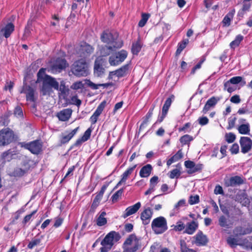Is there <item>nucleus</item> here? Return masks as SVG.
<instances>
[{"mask_svg":"<svg viewBox=\"0 0 252 252\" xmlns=\"http://www.w3.org/2000/svg\"><path fill=\"white\" fill-rule=\"evenodd\" d=\"M52 89L59 90V83L56 79L49 75L46 74L43 79L41 92L43 95L50 94L52 92Z\"/></svg>","mask_w":252,"mask_h":252,"instance_id":"obj_1","label":"nucleus"},{"mask_svg":"<svg viewBox=\"0 0 252 252\" xmlns=\"http://www.w3.org/2000/svg\"><path fill=\"white\" fill-rule=\"evenodd\" d=\"M141 247L140 238H138L135 234H132L126 238L123 244V252H136Z\"/></svg>","mask_w":252,"mask_h":252,"instance_id":"obj_2","label":"nucleus"},{"mask_svg":"<svg viewBox=\"0 0 252 252\" xmlns=\"http://www.w3.org/2000/svg\"><path fill=\"white\" fill-rule=\"evenodd\" d=\"M118 34L116 32H112L108 30L103 32L100 36L101 40L107 44H112L114 48H120L123 45L121 40H118Z\"/></svg>","mask_w":252,"mask_h":252,"instance_id":"obj_3","label":"nucleus"},{"mask_svg":"<svg viewBox=\"0 0 252 252\" xmlns=\"http://www.w3.org/2000/svg\"><path fill=\"white\" fill-rule=\"evenodd\" d=\"M72 73L77 77L86 76L89 74L88 64L83 59L75 61L71 66Z\"/></svg>","mask_w":252,"mask_h":252,"instance_id":"obj_4","label":"nucleus"},{"mask_svg":"<svg viewBox=\"0 0 252 252\" xmlns=\"http://www.w3.org/2000/svg\"><path fill=\"white\" fill-rule=\"evenodd\" d=\"M68 64L66 61L62 58H58L51 62L48 66V71L52 73H58L64 70Z\"/></svg>","mask_w":252,"mask_h":252,"instance_id":"obj_5","label":"nucleus"},{"mask_svg":"<svg viewBox=\"0 0 252 252\" xmlns=\"http://www.w3.org/2000/svg\"><path fill=\"white\" fill-rule=\"evenodd\" d=\"M151 227L157 234L163 233L168 229L167 221L163 217H159L153 220Z\"/></svg>","mask_w":252,"mask_h":252,"instance_id":"obj_6","label":"nucleus"},{"mask_svg":"<svg viewBox=\"0 0 252 252\" xmlns=\"http://www.w3.org/2000/svg\"><path fill=\"white\" fill-rule=\"evenodd\" d=\"M14 132L9 128H5L0 131V146L9 144L14 140Z\"/></svg>","mask_w":252,"mask_h":252,"instance_id":"obj_7","label":"nucleus"},{"mask_svg":"<svg viewBox=\"0 0 252 252\" xmlns=\"http://www.w3.org/2000/svg\"><path fill=\"white\" fill-rule=\"evenodd\" d=\"M23 147L29 150L32 153L38 155L42 151V142L40 140H36L29 143H23Z\"/></svg>","mask_w":252,"mask_h":252,"instance_id":"obj_8","label":"nucleus"},{"mask_svg":"<svg viewBox=\"0 0 252 252\" xmlns=\"http://www.w3.org/2000/svg\"><path fill=\"white\" fill-rule=\"evenodd\" d=\"M127 53L125 50H121L112 55L109 58V63L111 65H117L122 63L127 57Z\"/></svg>","mask_w":252,"mask_h":252,"instance_id":"obj_9","label":"nucleus"},{"mask_svg":"<svg viewBox=\"0 0 252 252\" xmlns=\"http://www.w3.org/2000/svg\"><path fill=\"white\" fill-rule=\"evenodd\" d=\"M20 93L26 94V99L31 102H35L36 98L34 97L35 90L33 88L27 84H24Z\"/></svg>","mask_w":252,"mask_h":252,"instance_id":"obj_10","label":"nucleus"},{"mask_svg":"<svg viewBox=\"0 0 252 252\" xmlns=\"http://www.w3.org/2000/svg\"><path fill=\"white\" fill-rule=\"evenodd\" d=\"M241 152L246 154L250 151L252 146V140L248 137H241L240 140Z\"/></svg>","mask_w":252,"mask_h":252,"instance_id":"obj_11","label":"nucleus"},{"mask_svg":"<svg viewBox=\"0 0 252 252\" xmlns=\"http://www.w3.org/2000/svg\"><path fill=\"white\" fill-rule=\"evenodd\" d=\"M94 51V48L91 45L85 43L81 45L79 49L78 54L79 56L83 58H85Z\"/></svg>","mask_w":252,"mask_h":252,"instance_id":"obj_12","label":"nucleus"},{"mask_svg":"<svg viewBox=\"0 0 252 252\" xmlns=\"http://www.w3.org/2000/svg\"><path fill=\"white\" fill-rule=\"evenodd\" d=\"M244 183V180L243 178L239 176L231 177L227 180L225 181L226 187H235L239 186Z\"/></svg>","mask_w":252,"mask_h":252,"instance_id":"obj_13","label":"nucleus"},{"mask_svg":"<svg viewBox=\"0 0 252 252\" xmlns=\"http://www.w3.org/2000/svg\"><path fill=\"white\" fill-rule=\"evenodd\" d=\"M193 238L195 239L194 243L197 246H205L208 242L207 236L201 231H199Z\"/></svg>","mask_w":252,"mask_h":252,"instance_id":"obj_14","label":"nucleus"},{"mask_svg":"<svg viewBox=\"0 0 252 252\" xmlns=\"http://www.w3.org/2000/svg\"><path fill=\"white\" fill-rule=\"evenodd\" d=\"M106 101L105 100L103 101L97 107L96 110L94 113L93 115L90 118V121L93 124L96 123L98 117L101 114L104 108L106 106Z\"/></svg>","mask_w":252,"mask_h":252,"instance_id":"obj_15","label":"nucleus"},{"mask_svg":"<svg viewBox=\"0 0 252 252\" xmlns=\"http://www.w3.org/2000/svg\"><path fill=\"white\" fill-rule=\"evenodd\" d=\"M220 99V98L218 97L213 96L211 97L205 104L202 112L206 114L212 107H214Z\"/></svg>","mask_w":252,"mask_h":252,"instance_id":"obj_16","label":"nucleus"},{"mask_svg":"<svg viewBox=\"0 0 252 252\" xmlns=\"http://www.w3.org/2000/svg\"><path fill=\"white\" fill-rule=\"evenodd\" d=\"M79 127H77L70 132L66 131L64 133H63L60 140L61 143L62 144H64L68 142L76 134L79 129Z\"/></svg>","mask_w":252,"mask_h":252,"instance_id":"obj_17","label":"nucleus"},{"mask_svg":"<svg viewBox=\"0 0 252 252\" xmlns=\"http://www.w3.org/2000/svg\"><path fill=\"white\" fill-rule=\"evenodd\" d=\"M153 215V211L150 208L145 209L141 214V219L144 225L148 224Z\"/></svg>","mask_w":252,"mask_h":252,"instance_id":"obj_18","label":"nucleus"},{"mask_svg":"<svg viewBox=\"0 0 252 252\" xmlns=\"http://www.w3.org/2000/svg\"><path fill=\"white\" fill-rule=\"evenodd\" d=\"M72 111L71 109H63L57 114V117L61 121H66L71 117Z\"/></svg>","mask_w":252,"mask_h":252,"instance_id":"obj_19","label":"nucleus"},{"mask_svg":"<svg viewBox=\"0 0 252 252\" xmlns=\"http://www.w3.org/2000/svg\"><path fill=\"white\" fill-rule=\"evenodd\" d=\"M198 227V223L197 221L193 220L190 222H188L186 225V227L184 231V233L192 235L194 233Z\"/></svg>","mask_w":252,"mask_h":252,"instance_id":"obj_20","label":"nucleus"},{"mask_svg":"<svg viewBox=\"0 0 252 252\" xmlns=\"http://www.w3.org/2000/svg\"><path fill=\"white\" fill-rule=\"evenodd\" d=\"M141 207V203L140 202L136 203L133 206H131L127 208L125 211V213L124 214L123 217L126 218L130 215L135 214L139 209Z\"/></svg>","mask_w":252,"mask_h":252,"instance_id":"obj_21","label":"nucleus"},{"mask_svg":"<svg viewBox=\"0 0 252 252\" xmlns=\"http://www.w3.org/2000/svg\"><path fill=\"white\" fill-rule=\"evenodd\" d=\"M14 30V25L11 23H8L1 30L0 32V34L4 36L5 38H7L10 36Z\"/></svg>","mask_w":252,"mask_h":252,"instance_id":"obj_22","label":"nucleus"},{"mask_svg":"<svg viewBox=\"0 0 252 252\" xmlns=\"http://www.w3.org/2000/svg\"><path fill=\"white\" fill-rule=\"evenodd\" d=\"M104 72V68L103 67L102 65L100 63V61L96 59L94 62V73L97 76L99 77L102 75Z\"/></svg>","mask_w":252,"mask_h":252,"instance_id":"obj_23","label":"nucleus"},{"mask_svg":"<svg viewBox=\"0 0 252 252\" xmlns=\"http://www.w3.org/2000/svg\"><path fill=\"white\" fill-rule=\"evenodd\" d=\"M152 170V165L147 164L141 168L139 175L142 178H146L150 176Z\"/></svg>","mask_w":252,"mask_h":252,"instance_id":"obj_24","label":"nucleus"},{"mask_svg":"<svg viewBox=\"0 0 252 252\" xmlns=\"http://www.w3.org/2000/svg\"><path fill=\"white\" fill-rule=\"evenodd\" d=\"M155 107V104H153L152 107L149 109L146 115L143 118V122L140 126V129L144 128L148 124L149 120L153 115V112Z\"/></svg>","mask_w":252,"mask_h":252,"instance_id":"obj_25","label":"nucleus"},{"mask_svg":"<svg viewBox=\"0 0 252 252\" xmlns=\"http://www.w3.org/2000/svg\"><path fill=\"white\" fill-rule=\"evenodd\" d=\"M128 69V64L123 65L119 69L110 72L112 75H115L119 77L124 76Z\"/></svg>","mask_w":252,"mask_h":252,"instance_id":"obj_26","label":"nucleus"},{"mask_svg":"<svg viewBox=\"0 0 252 252\" xmlns=\"http://www.w3.org/2000/svg\"><path fill=\"white\" fill-rule=\"evenodd\" d=\"M183 154L181 150H179L177 153L173 156L167 161V165L169 166L173 162L177 161L182 158Z\"/></svg>","mask_w":252,"mask_h":252,"instance_id":"obj_27","label":"nucleus"},{"mask_svg":"<svg viewBox=\"0 0 252 252\" xmlns=\"http://www.w3.org/2000/svg\"><path fill=\"white\" fill-rule=\"evenodd\" d=\"M113 47V45L112 46H108L107 45H105L102 46L100 49V54L102 57H106L109 55L111 52L115 49Z\"/></svg>","mask_w":252,"mask_h":252,"instance_id":"obj_28","label":"nucleus"},{"mask_svg":"<svg viewBox=\"0 0 252 252\" xmlns=\"http://www.w3.org/2000/svg\"><path fill=\"white\" fill-rule=\"evenodd\" d=\"M235 231L237 235H239L250 234L252 232V227L249 226L245 229H244L242 227H237L235 229Z\"/></svg>","mask_w":252,"mask_h":252,"instance_id":"obj_29","label":"nucleus"},{"mask_svg":"<svg viewBox=\"0 0 252 252\" xmlns=\"http://www.w3.org/2000/svg\"><path fill=\"white\" fill-rule=\"evenodd\" d=\"M110 232L108 233L104 239L101 242V245H109L111 247L113 245V240Z\"/></svg>","mask_w":252,"mask_h":252,"instance_id":"obj_30","label":"nucleus"},{"mask_svg":"<svg viewBox=\"0 0 252 252\" xmlns=\"http://www.w3.org/2000/svg\"><path fill=\"white\" fill-rule=\"evenodd\" d=\"M174 97H175L174 95H171L166 100L162 109V111H164V113H167L168 109L172 103V102L174 99Z\"/></svg>","mask_w":252,"mask_h":252,"instance_id":"obj_31","label":"nucleus"},{"mask_svg":"<svg viewBox=\"0 0 252 252\" xmlns=\"http://www.w3.org/2000/svg\"><path fill=\"white\" fill-rule=\"evenodd\" d=\"M243 39V36L242 35H238L236 37L235 40L232 41L230 43V48L234 49L236 47H238L239 45L240 42L242 41Z\"/></svg>","mask_w":252,"mask_h":252,"instance_id":"obj_32","label":"nucleus"},{"mask_svg":"<svg viewBox=\"0 0 252 252\" xmlns=\"http://www.w3.org/2000/svg\"><path fill=\"white\" fill-rule=\"evenodd\" d=\"M238 131L242 134H249L250 131L249 125L247 124L240 125L238 127Z\"/></svg>","mask_w":252,"mask_h":252,"instance_id":"obj_33","label":"nucleus"},{"mask_svg":"<svg viewBox=\"0 0 252 252\" xmlns=\"http://www.w3.org/2000/svg\"><path fill=\"white\" fill-rule=\"evenodd\" d=\"M180 244L181 252H196L194 250L189 249L187 247L185 240H181Z\"/></svg>","mask_w":252,"mask_h":252,"instance_id":"obj_34","label":"nucleus"},{"mask_svg":"<svg viewBox=\"0 0 252 252\" xmlns=\"http://www.w3.org/2000/svg\"><path fill=\"white\" fill-rule=\"evenodd\" d=\"M189 43V39H186L183 40L181 42L178 44V48L176 50V54H180L181 52L186 48L187 45Z\"/></svg>","mask_w":252,"mask_h":252,"instance_id":"obj_35","label":"nucleus"},{"mask_svg":"<svg viewBox=\"0 0 252 252\" xmlns=\"http://www.w3.org/2000/svg\"><path fill=\"white\" fill-rule=\"evenodd\" d=\"M136 165L127 169L122 175V181H126L128 177L131 174L134 169L136 168Z\"/></svg>","mask_w":252,"mask_h":252,"instance_id":"obj_36","label":"nucleus"},{"mask_svg":"<svg viewBox=\"0 0 252 252\" xmlns=\"http://www.w3.org/2000/svg\"><path fill=\"white\" fill-rule=\"evenodd\" d=\"M193 139L192 136L186 134L182 136L180 138V141L183 145L188 144L190 141H192Z\"/></svg>","mask_w":252,"mask_h":252,"instance_id":"obj_37","label":"nucleus"},{"mask_svg":"<svg viewBox=\"0 0 252 252\" xmlns=\"http://www.w3.org/2000/svg\"><path fill=\"white\" fill-rule=\"evenodd\" d=\"M62 94L66 95L68 94L69 89L65 85V82L62 81L60 83V86L59 85L58 90Z\"/></svg>","mask_w":252,"mask_h":252,"instance_id":"obj_38","label":"nucleus"},{"mask_svg":"<svg viewBox=\"0 0 252 252\" xmlns=\"http://www.w3.org/2000/svg\"><path fill=\"white\" fill-rule=\"evenodd\" d=\"M43 236H41V238H34L28 245V248L30 249H32L35 246L38 245L41 241V239Z\"/></svg>","mask_w":252,"mask_h":252,"instance_id":"obj_39","label":"nucleus"},{"mask_svg":"<svg viewBox=\"0 0 252 252\" xmlns=\"http://www.w3.org/2000/svg\"><path fill=\"white\" fill-rule=\"evenodd\" d=\"M229 80V82L234 85H236L241 82L243 83V85H245L246 84V82L245 81H243V78L241 76L233 77Z\"/></svg>","mask_w":252,"mask_h":252,"instance_id":"obj_40","label":"nucleus"},{"mask_svg":"<svg viewBox=\"0 0 252 252\" xmlns=\"http://www.w3.org/2000/svg\"><path fill=\"white\" fill-rule=\"evenodd\" d=\"M219 224L222 227L229 228L227 220L224 216H220L219 219Z\"/></svg>","mask_w":252,"mask_h":252,"instance_id":"obj_41","label":"nucleus"},{"mask_svg":"<svg viewBox=\"0 0 252 252\" xmlns=\"http://www.w3.org/2000/svg\"><path fill=\"white\" fill-rule=\"evenodd\" d=\"M102 198V196L98 194H97L94 199V201L91 206V208L92 209H95L99 204L100 201L101 200Z\"/></svg>","mask_w":252,"mask_h":252,"instance_id":"obj_42","label":"nucleus"},{"mask_svg":"<svg viewBox=\"0 0 252 252\" xmlns=\"http://www.w3.org/2000/svg\"><path fill=\"white\" fill-rule=\"evenodd\" d=\"M150 17V14L146 13H143L142 15V19L140 20L138 25L140 27H143L146 24Z\"/></svg>","mask_w":252,"mask_h":252,"instance_id":"obj_43","label":"nucleus"},{"mask_svg":"<svg viewBox=\"0 0 252 252\" xmlns=\"http://www.w3.org/2000/svg\"><path fill=\"white\" fill-rule=\"evenodd\" d=\"M124 191V189L122 188L116 191L112 196L111 199L113 202H117L119 198L122 196Z\"/></svg>","mask_w":252,"mask_h":252,"instance_id":"obj_44","label":"nucleus"},{"mask_svg":"<svg viewBox=\"0 0 252 252\" xmlns=\"http://www.w3.org/2000/svg\"><path fill=\"white\" fill-rule=\"evenodd\" d=\"M173 230L176 231H181L185 228V225L181 221H178L176 225H173Z\"/></svg>","mask_w":252,"mask_h":252,"instance_id":"obj_45","label":"nucleus"},{"mask_svg":"<svg viewBox=\"0 0 252 252\" xmlns=\"http://www.w3.org/2000/svg\"><path fill=\"white\" fill-rule=\"evenodd\" d=\"M141 48V46L140 43L138 42H136V43L132 44L131 51L133 54L136 55L139 52Z\"/></svg>","mask_w":252,"mask_h":252,"instance_id":"obj_46","label":"nucleus"},{"mask_svg":"<svg viewBox=\"0 0 252 252\" xmlns=\"http://www.w3.org/2000/svg\"><path fill=\"white\" fill-rule=\"evenodd\" d=\"M186 204V200L185 199H181L176 203L173 209L174 213H177L179 212V209L181 207L184 206Z\"/></svg>","mask_w":252,"mask_h":252,"instance_id":"obj_47","label":"nucleus"},{"mask_svg":"<svg viewBox=\"0 0 252 252\" xmlns=\"http://www.w3.org/2000/svg\"><path fill=\"white\" fill-rule=\"evenodd\" d=\"M203 165L201 164H194V166L191 170H189L188 173L189 174H192L196 172L200 171L202 169Z\"/></svg>","mask_w":252,"mask_h":252,"instance_id":"obj_48","label":"nucleus"},{"mask_svg":"<svg viewBox=\"0 0 252 252\" xmlns=\"http://www.w3.org/2000/svg\"><path fill=\"white\" fill-rule=\"evenodd\" d=\"M227 242L231 248H234L238 244L237 239L232 237L227 238Z\"/></svg>","mask_w":252,"mask_h":252,"instance_id":"obj_49","label":"nucleus"},{"mask_svg":"<svg viewBox=\"0 0 252 252\" xmlns=\"http://www.w3.org/2000/svg\"><path fill=\"white\" fill-rule=\"evenodd\" d=\"M225 140L228 143H231L234 141L236 139L235 135L232 133H229L225 135Z\"/></svg>","mask_w":252,"mask_h":252,"instance_id":"obj_50","label":"nucleus"},{"mask_svg":"<svg viewBox=\"0 0 252 252\" xmlns=\"http://www.w3.org/2000/svg\"><path fill=\"white\" fill-rule=\"evenodd\" d=\"M199 201V197L198 195L194 196L191 195L189 200V203L190 205L198 203Z\"/></svg>","mask_w":252,"mask_h":252,"instance_id":"obj_51","label":"nucleus"},{"mask_svg":"<svg viewBox=\"0 0 252 252\" xmlns=\"http://www.w3.org/2000/svg\"><path fill=\"white\" fill-rule=\"evenodd\" d=\"M234 12H235V11L234 10L232 11L231 13H229L228 14H227V15H226L224 17V18L223 20V23L225 25H230V21H231V17L230 16L232 17Z\"/></svg>","mask_w":252,"mask_h":252,"instance_id":"obj_52","label":"nucleus"},{"mask_svg":"<svg viewBox=\"0 0 252 252\" xmlns=\"http://www.w3.org/2000/svg\"><path fill=\"white\" fill-rule=\"evenodd\" d=\"M70 103L73 105H75L77 106H79L81 104V100L78 98L77 95H74L70 98Z\"/></svg>","mask_w":252,"mask_h":252,"instance_id":"obj_53","label":"nucleus"},{"mask_svg":"<svg viewBox=\"0 0 252 252\" xmlns=\"http://www.w3.org/2000/svg\"><path fill=\"white\" fill-rule=\"evenodd\" d=\"M231 83L229 82V80L226 81L224 84V89L226 90L228 93H232L235 91V88L231 86Z\"/></svg>","mask_w":252,"mask_h":252,"instance_id":"obj_54","label":"nucleus"},{"mask_svg":"<svg viewBox=\"0 0 252 252\" xmlns=\"http://www.w3.org/2000/svg\"><path fill=\"white\" fill-rule=\"evenodd\" d=\"M181 173L178 169H174L172 170L170 173L169 177L171 179H173L175 177H179L180 176Z\"/></svg>","mask_w":252,"mask_h":252,"instance_id":"obj_55","label":"nucleus"},{"mask_svg":"<svg viewBox=\"0 0 252 252\" xmlns=\"http://www.w3.org/2000/svg\"><path fill=\"white\" fill-rule=\"evenodd\" d=\"M83 85L80 81L76 82L72 84L70 88L73 90H77L83 88Z\"/></svg>","mask_w":252,"mask_h":252,"instance_id":"obj_56","label":"nucleus"},{"mask_svg":"<svg viewBox=\"0 0 252 252\" xmlns=\"http://www.w3.org/2000/svg\"><path fill=\"white\" fill-rule=\"evenodd\" d=\"M14 114L19 117H22L23 116V114L22 108L19 106H16L14 109Z\"/></svg>","mask_w":252,"mask_h":252,"instance_id":"obj_57","label":"nucleus"},{"mask_svg":"<svg viewBox=\"0 0 252 252\" xmlns=\"http://www.w3.org/2000/svg\"><path fill=\"white\" fill-rule=\"evenodd\" d=\"M204 61H205L204 58L201 59L200 60V61H199V62L192 68L191 71V74H194V73L195 72V71L197 69H199L201 67V64L204 62Z\"/></svg>","mask_w":252,"mask_h":252,"instance_id":"obj_58","label":"nucleus"},{"mask_svg":"<svg viewBox=\"0 0 252 252\" xmlns=\"http://www.w3.org/2000/svg\"><path fill=\"white\" fill-rule=\"evenodd\" d=\"M198 122L201 126H204L209 123V119L206 117H202L198 118Z\"/></svg>","mask_w":252,"mask_h":252,"instance_id":"obj_59","label":"nucleus"},{"mask_svg":"<svg viewBox=\"0 0 252 252\" xmlns=\"http://www.w3.org/2000/svg\"><path fill=\"white\" fill-rule=\"evenodd\" d=\"M110 233H111V236L113 241L117 242L121 239V236L119 232L112 231Z\"/></svg>","mask_w":252,"mask_h":252,"instance_id":"obj_60","label":"nucleus"},{"mask_svg":"<svg viewBox=\"0 0 252 252\" xmlns=\"http://www.w3.org/2000/svg\"><path fill=\"white\" fill-rule=\"evenodd\" d=\"M230 152L232 154H236L239 152V147L238 144L234 143L230 148Z\"/></svg>","mask_w":252,"mask_h":252,"instance_id":"obj_61","label":"nucleus"},{"mask_svg":"<svg viewBox=\"0 0 252 252\" xmlns=\"http://www.w3.org/2000/svg\"><path fill=\"white\" fill-rule=\"evenodd\" d=\"M107 223V220L105 218H102L101 217H99L97 220V225L101 226Z\"/></svg>","mask_w":252,"mask_h":252,"instance_id":"obj_62","label":"nucleus"},{"mask_svg":"<svg viewBox=\"0 0 252 252\" xmlns=\"http://www.w3.org/2000/svg\"><path fill=\"white\" fill-rule=\"evenodd\" d=\"M158 181V177L155 176L150 179V186L155 188V186L157 184Z\"/></svg>","mask_w":252,"mask_h":252,"instance_id":"obj_63","label":"nucleus"},{"mask_svg":"<svg viewBox=\"0 0 252 252\" xmlns=\"http://www.w3.org/2000/svg\"><path fill=\"white\" fill-rule=\"evenodd\" d=\"M214 193L223 195L224 193L222 188L219 185H217L214 189Z\"/></svg>","mask_w":252,"mask_h":252,"instance_id":"obj_64","label":"nucleus"}]
</instances>
